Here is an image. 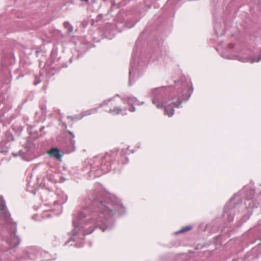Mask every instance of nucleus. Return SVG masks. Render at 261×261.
<instances>
[{
    "label": "nucleus",
    "instance_id": "423d86ee",
    "mask_svg": "<svg viewBox=\"0 0 261 261\" xmlns=\"http://www.w3.org/2000/svg\"><path fill=\"white\" fill-rule=\"evenodd\" d=\"M144 33V32H143L139 39L137 40L136 43V45L134 48L133 51L132 53V58L130 62V67L129 69L128 84L130 86H132V83L135 81L138 77L136 75V73L138 71V67L136 63L137 61V52L138 50V46L140 45V38L143 35Z\"/></svg>",
    "mask_w": 261,
    "mask_h": 261
},
{
    "label": "nucleus",
    "instance_id": "39448f33",
    "mask_svg": "<svg viewBox=\"0 0 261 261\" xmlns=\"http://www.w3.org/2000/svg\"><path fill=\"white\" fill-rule=\"evenodd\" d=\"M222 57L227 59H236L242 62H258L261 60V55L257 57L251 55V51L249 50L240 48V45H234L230 43L227 47L222 49L221 51Z\"/></svg>",
    "mask_w": 261,
    "mask_h": 261
},
{
    "label": "nucleus",
    "instance_id": "6ab92c4d",
    "mask_svg": "<svg viewBox=\"0 0 261 261\" xmlns=\"http://www.w3.org/2000/svg\"><path fill=\"white\" fill-rule=\"evenodd\" d=\"M49 154L57 159H60L63 154L61 153L60 149L58 148H52L49 152Z\"/></svg>",
    "mask_w": 261,
    "mask_h": 261
},
{
    "label": "nucleus",
    "instance_id": "dca6fc26",
    "mask_svg": "<svg viewBox=\"0 0 261 261\" xmlns=\"http://www.w3.org/2000/svg\"><path fill=\"white\" fill-rule=\"evenodd\" d=\"M59 175L58 173H54L51 170H48L46 172V176L44 177L43 179L44 180L46 179L51 183H56L59 181L57 178Z\"/></svg>",
    "mask_w": 261,
    "mask_h": 261
},
{
    "label": "nucleus",
    "instance_id": "c756f323",
    "mask_svg": "<svg viewBox=\"0 0 261 261\" xmlns=\"http://www.w3.org/2000/svg\"><path fill=\"white\" fill-rule=\"evenodd\" d=\"M55 74V72H51L49 71H47L46 73V75L48 76H50Z\"/></svg>",
    "mask_w": 261,
    "mask_h": 261
},
{
    "label": "nucleus",
    "instance_id": "a878e982",
    "mask_svg": "<svg viewBox=\"0 0 261 261\" xmlns=\"http://www.w3.org/2000/svg\"><path fill=\"white\" fill-rule=\"evenodd\" d=\"M67 200V196L66 195H65L64 199L63 200H56L54 202V204L55 205L63 204L66 202Z\"/></svg>",
    "mask_w": 261,
    "mask_h": 261
},
{
    "label": "nucleus",
    "instance_id": "72a5a7b5",
    "mask_svg": "<svg viewBox=\"0 0 261 261\" xmlns=\"http://www.w3.org/2000/svg\"><path fill=\"white\" fill-rule=\"evenodd\" d=\"M132 153H133L134 152V150L130 151Z\"/></svg>",
    "mask_w": 261,
    "mask_h": 261
},
{
    "label": "nucleus",
    "instance_id": "f03ea898",
    "mask_svg": "<svg viewBox=\"0 0 261 261\" xmlns=\"http://www.w3.org/2000/svg\"><path fill=\"white\" fill-rule=\"evenodd\" d=\"M174 83V89L171 86L155 88L149 93L152 103L158 109L164 106V114L169 117L173 115L174 108H179L190 98L193 90L191 81L185 75Z\"/></svg>",
    "mask_w": 261,
    "mask_h": 261
},
{
    "label": "nucleus",
    "instance_id": "5701e85b",
    "mask_svg": "<svg viewBox=\"0 0 261 261\" xmlns=\"http://www.w3.org/2000/svg\"><path fill=\"white\" fill-rule=\"evenodd\" d=\"M64 27L67 30L68 33H70L73 31V27L68 21L64 22Z\"/></svg>",
    "mask_w": 261,
    "mask_h": 261
},
{
    "label": "nucleus",
    "instance_id": "4468645a",
    "mask_svg": "<svg viewBox=\"0 0 261 261\" xmlns=\"http://www.w3.org/2000/svg\"><path fill=\"white\" fill-rule=\"evenodd\" d=\"M68 133L71 136V138L69 140L67 147L65 148V152L70 153L73 152L75 150V141L73 139L75 137L74 133L68 130Z\"/></svg>",
    "mask_w": 261,
    "mask_h": 261
},
{
    "label": "nucleus",
    "instance_id": "f257e3e1",
    "mask_svg": "<svg viewBox=\"0 0 261 261\" xmlns=\"http://www.w3.org/2000/svg\"><path fill=\"white\" fill-rule=\"evenodd\" d=\"M87 198L72 213L74 228L69 233L70 239L65 244L77 248L84 246L85 235L91 233L96 227L103 232L115 226V218L124 215L125 208L116 196L96 187L89 191Z\"/></svg>",
    "mask_w": 261,
    "mask_h": 261
},
{
    "label": "nucleus",
    "instance_id": "7ed1b4c3",
    "mask_svg": "<svg viewBox=\"0 0 261 261\" xmlns=\"http://www.w3.org/2000/svg\"><path fill=\"white\" fill-rule=\"evenodd\" d=\"M127 149L128 148L121 151L115 150L88 159L86 162L87 165L84 170L88 171L89 177L93 179L109 172L112 168L116 170L120 165L128 163Z\"/></svg>",
    "mask_w": 261,
    "mask_h": 261
},
{
    "label": "nucleus",
    "instance_id": "9b49d317",
    "mask_svg": "<svg viewBox=\"0 0 261 261\" xmlns=\"http://www.w3.org/2000/svg\"><path fill=\"white\" fill-rule=\"evenodd\" d=\"M0 206L1 211H2V214L4 217L8 222H9L10 220H11L10 214L7 210L6 202L2 196H0Z\"/></svg>",
    "mask_w": 261,
    "mask_h": 261
},
{
    "label": "nucleus",
    "instance_id": "7c9ffc66",
    "mask_svg": "<svg viewBox=\"0 0 261 261\" xmlns=\"http://www.w3.org/2000/svg\"><path fill=\"white\" fill-rule=\"evenodd\" d=\"M41 49L37 50L35 51V54L37 57H38L39 53L41 52Z\"/></svg>",
    "mask_w": 261,
    "mask_h": 261
},
{
    "label": "nucleus",
    "instance_id": "c85d7f7f",
    "mask_svg": "<svg viewBox=\"0 0 261 261\" xmlns=\"http://www.w3.org/2000/svg\"><path fill=\"white\" fill-rule=\"evenodd\" d=\"M165 57H166V55H161L160 58H158V60H164L165 59Z\"/></svg>",
    "mask_w": 261,
    "mask_h": 261
},
{
    "label": "nucleus",
    "instance_id": "f8f14e48",
    "mask_svg": "<svg viewBox=\"0 0 261 261\" xmlns=\"http://www.w3.org/2000/svg\"><path fill=\"white\" fill-rule=\"evenodd\" d=\"M5 140H3L0 142V153H4L7 150L5 148L4 146L7 142H9L14 139V137L12 133L9 130L6 131L5 133Z\"/></svg>",
    "mask_w": 261,
    "mask_h": 261
},
{
    "label": "nucleus",
    "instance_id": "b1692460",
    "mask_svg": "<svg viewBox=\"0 0 261 261\" xmlns=\"http://www.w3.org/2000/svg\"><path fill=\"white\" fill-rule=\"evenodd\" d=\"M192 226H190V225L186 226L185 227H183L179 230L176 231L175 232V234H178L179 233L185 232H186L187 231L190 230L191 229H192Z\"/></svg>",
    "mask_w": 261,
    "mask_h": 261
},
{
    "label": "nucleus",
    "instance_id": "aec40b11",
    "mask_svg": "<svg viewBox=\"0 0 261 261\" xmlns=\"http://www.w3.org/2000/svg\"><path fill=\"white\" fill-rule=\"evenodd\" d=\"M99 108H100L99 106L98 107L93 108L83 112L81 114V116H80V118H78V119H81L85 116L96 113L97 112Z\"/></svg>",
    "mask_w": 261,
    "mask_h": 261
},
{
    "label": "nucleus",
    "instance_id": "473e14b6",
    "mask_svg": "<svg viewBox=\"0 0 261 261\" xmlns=\"http://www.w3.org/2000/svg\"><path fill=\"white\" fill-rule=\"evenodd\" d=\"M44 128H45L44 126L41 127L40 128V132H43Z\"/></svg>",
    "mask_w": 261,
    "mask_h": 261
},
{
    "label": "nucleus",
    "instance_id": "f704fd0d",
    "mask_svg": "<svg viewBox=\"0 0 261 261\" xmlns=\"http://www.w3.org/2000/svg\"><path fill=\"white\" fill-rule=\"evenodd\" d=\"M89 245H90V246H91V243H90Z\"/></svg>",
    "mask_w": 261,
    "mask_h": 261
},
{
    "label": "nucleus",
    "instance_id": "1a4fd4ad",
    "mask_svg": "<svg viewBox=\"0 0 261 261\" xmlns=\"http://www.w3.org/2000/svg\"><path fill=\"white\" fill-rule=\"evenodd\" d=\"M40 249L36 247H30L26 250L24 257H28L30 260H35L40 258Z\"/></svg>",
    "mask_w": 261,
    "mask_h": 261
},
{
    "label": "nucleus",
    "instance_id": "f3484780",
    "mask_svg": "<svg viewBox=\"0 0 261 261\" xmlns=\"http://www.w3.org/2000/svg\"><path fill=\"white\" fill-rule=\"evenodd\" d=\"M127 103L131 106L130 108H129V111L132 112H133L136 110L134 105H141L143 103V102L140 103L139 100L135 97H128L127 99Z\"/></svg>",
    "mask_w": 261,
    "mask_h": 261
},
{
    "label": "nucleus",
    "instance_id": "a211bd4d",
    "mask_svg": "<svg viewBox=\"0 0 261 261\" xmlns=\"http://www.w3.org/2000/svg\"><path fill=\"white\" fill-rule=\"evenodd\" d=\"M221 24L216 21H214V31L218 36H223L225 33V31L222 29Z\"/></svg>",
    "mask_w": 261,
    "mask_h": 261
},
{
    "label": "nucleus",
    "instance_id": "9d476101",
    "mask_svg": "<svg viewBox=\"0 0 261 261\" xmlns=\"http://www.w3.org/2000/svg\"><path fill=\"white\" fill-rule=\"evenodd\" d=\"M114 101V97L111 98L108 100L103 101V102L99 105V107H101L104 105H108L109 103H110V105L111 106H113V108H111L109 110V112L113 115H119L121 113L122 109L119 107H115V104L113 103Z\"/></svg>",
    "mask_w": 261,
    "mask_h": 261
},
{
    "label": "nucleus",
    "instance_id": "cd10ccee",
    "mask_svg": "<svg viewBox=\"0 0 261 261\" xmlns=\"http://www.w3.org/2000/svg\"><path fill=\"white\" fill-rule=\"evenodd\" d=\"M134 24H135L134 23H132L130 24H129L127 22H126L125 23L124 25L128 28H131L134 27Z\"/></svg>",
    "mask_w": 261,
    "mask_h": 261
},
{
    "label": "nucleus",
    "instance_id": "2f4dec72",
    "mask_svg": "<svg viewBox=\"0 0 261 261\" xmlns=\"http://www.w3.org/2000/svg\"><path fill=\"white\" fill-rule=\"evenodd\" d=\"M178 0H168V1L167 2V4L171 3V2H176V1H178Z\"/></svg>",
    "mask_w": 261,
    "mask_h": 261
},
{
    "label": "nucleus",
    "instance_id": "4be33fe9",
    "mask_svg": "<svg viewBox=\"0 0 261 261\" xmlns=\"http://www.w3.org/2000/svg\"><path fill=\"white\" fill-rule=\"evenodd\" d=\"M155 56H156V53H153L151 55H148L145 57V60L144 61H141V58L139 59V61H141L142 62H146V61H148L149 62H153L155 60Z\"/></svg>",
    "mask_w": 261,
    "mask_h": 261
},
{
    "label": "nucleus",
    "instance_id": "2eb2a0df",
    "mask_svg": "<svg viewBox=\"0 0 261 261\" xmlns=\"http://www.w3.org/2000/svg\"><path fill=\"white\" fill-rule=\"evenodd\" d=\"M260 243L258 244V250L256 252V255H252L253 253L255 252L256 249L255 248H253L251 252H248L244 259V261H251V259H254L257 257V255L259 253H261V238L260 239Z\"/></svg>",
    "mask_w": 261,
    "mask_h": 261
},
{
    "label": "nucleus",
    "instance_id": "bb28decb",
    "mask_svg": "<svg viewBox=\"0 0 261 261\" xmlns=\"http://www.w3.org/2000/svg\"><path fill=\"white\" fill-rule=\"evenodd\" d=\"M35 81L34 82V85L36 86L41 82V80L39 79H38L37 77H35Z\"/></svg>",
    "mask_w": 261,
    "mask_h": 261
},
{
    "label": "nucleus",
    "instance_id": "393cba45",
    "mask_svg": "<svg viewBox=\"0 0 261 261\" xmlns=\"http://www.w3.org/2000/svg\"><path fill=\"white\" fill-rule=\"evenodd\" d=\"M39 108L42 111L43 114H45L46 112V101L44 100H42V102L40 103Z\"/></svg>",
    "mask_w": 261,
    "mask_h": 261
},
{
    "label": "nucleus",
    "instance_id": "0eeeda50",
    "mask_svg": "<svg viewBox=\"0 0 261 261\" xmlns=\"http://www.w3.org/2000/svg\"><path fill=\"white\" fill-rule=\"evenodd\" d=\"M58 55V48L56 47L53 48L49 58L47 61V64H45V67L47 69L50 66V68L58 71L64 67H67V65L66 64L62 63L60 60V58H57Z\"/></svg>",
    "mask_w": 261,
    "mask_h": 261
},
{
    "label": "nucleus",
    "instance_id": "ddd939ff",
    "mask_svg": "<svg viewBox=\"0 0 261 261\" xmlns=\"http://www.w3.org/2000/svg\"><path fill=\"white\" fill-rule=\"evenodd\" d=\"M256 231L261 234V219L258 221V225L254 228L249 230L243 235V237L245 238L247 236H251L252 238L255 239L258 236V234H255Z\"/></svg>",
    "mask_w": 261,
    "mask_h": 261
},
{
    "label": "nucleus",
    "instance_id": "6e6552de",
    "mask_svg": "<svg viewBox=\"0 0 261 261\" xmlns=\"http://www.w3.org/2000/svg\"><path fill=\"white\" fill-rule=\"evenodd\" d=\"M17 226L15 222H13L12 227L10 230L11 237L12 241L10 240H8V242L10 244L11 247H17L20 243V239L19 236L16 235Z\"/></svg>",
    "mask_w": 261,
    "mask_h": 261
},
{
    "label": "nucleus",
    "instance_id": "20e7f679",
    "mask_svg": "<svg viewBox=\"0 0 261 261\" xmlns=\"http://www.w3.org/2000/svg\"><path fill=\"white\" fill-rule=\"evenodd\" d=\"M255 189L251 185L244 187L239 193L233 195L229 202H227L223 212L224 219L229 222L233 221L236 211H240L242 199H244V210L242 216L244 221L249 219L254 207H257L259 203L255 202L254 198Z\"/></svg>",
    "mask_w": 261,
    "mask_h": 261
},
{
    "label": "nucleus",
    "instance_id": "412c9836",
    "mask_svg": "<svg viewBox=\"0 0 261 261\" xmlns=\"http://www.w3.org/2000/svg\"><path fill=\"white\" fill-rule=\"evenodd\" d=\"M56 257H51L50 255L45 251H41L40 258L47 260H50L55 259Z\"/></svg>",
    "mask_w": 261,
    "mask_h": 261
}]
</instances>
